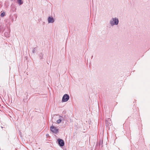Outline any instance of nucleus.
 <instances>
[{
    "label": "nucleus",
    "mask_w": 150,
    "mask_h": 150,
    "mask_svg": "<svg viewBox=\"0 0 150 150\" xmlns=\"http://www.w3.org/2000/svg\"><path fill=\"white\" fill-rule=\"evenodd\" d=\"M39 57L40 59H42L43 57V54L42 53H40L39 54Z\"/></svg>",
    "instance_id": "obj_9"
},
{
    "label": "nucleus",
    "mask_w": 150,
    "mask_h": 150,
    "mask_svg": "<svg viewBox=\"0 0 150 150\" xmlns=\"http://www.w3.org/2000/svg\"><path fill=\"white\" fill-rule=\"evenodd\" d=\"M69 96L67 94H65L63 96L62 101V102H66L69 99Z\"/></svg>",
    "instance_id": "obj_2"
},
{
    "label": "nucleus",
    "mask_w": 150,
    "mask_h": 150,
    "mask_svg": "<svg viewBox=\"0 0 150 150\" xmlns=\"http://www.w3.org/2000/svg\"><path fill=\"white\" fill-rule=\"evenodd\" d=\"M35 48H34L33 49V50H32L33 53H35Z\"/></svg>",
    "instance_id": "obj_11"
},
{
    "label": "nucleus",
    "mask_w": 150,
    "mask_h": 150,
    "mask_svg": "<svg viewBox=\"0 0 150 150\" xmlns=\"http://www.w3.org/2000/svg\"><path fill=\"white\" fill-rule=\"evenodd\" d=\"M5 13L4 12H3V13H1V17H3L5 15Z\"/></svg>",
    "instance_id": "obj_10"
},
{
    "label": "nucleus",
    "mask_w": 150,
    "mask_h": 150,
    "mask_svg": "<svg viewBox=\"0 0 150 150\" xmlns=\"http://www.w3.org/2000/svg\"><path fill=\"white\" fill-rule=\"evenodd\" d=\"M54 21V20L53 17H49L48 18V22L49 23H53Z\"/></svg>",
    "instance_id": "obj_6"
},
{
    "label": "nucleus",
    "mask_w": 150,
    "mask_h": 150,
    "mask_svg": "<svg viewBox=\"0 0 150 150\" xmlns=\"http://www.w3.org/2000/svg\"><path fill=\"white\" fill-rule=\"evenodd\" d=\"M7 34V33H5V34H4L6 36V34Z\"/></svg>",
    "instance_id": "obj_12"
},
{
    "label": "nucleus",
    "mask_w": 150,
    "mask_h": 150,
    "mask_svg": "<svg viewBox=\"0 0 150 150\" xmlns=\"http://www.w3.org/2000/svg\"><path fill=\"white\" fill-rule=\"evenodd\" d=\"M119 23V20L117 17L113 18L110 21V24L112 26L117 25Z\"/></svg>",
    "instance_id": "obj_1"
},
{
    "label": "nucleus",
    "mask_w": 150,
    "mask_h": 150,
    "mask_svg": "<svg viewBox=\"0 0 150 150\" xmlns=\"http://www.w3.org/2000/svg\"><path fill=\"white\" fill-rule=\"evenodd\" d=\"M63 120H64L63 117L62 116L59 115V119L57 121V122L58 124H59Z\"/></svg>",
    "instance_id": "obj_7"
},
{
    "label": "nucleus",
    "mask_w": 150,
    "mask_h": 150,
    "mask_svg": "<svg viewBox=\"0 0 150 150\" xmlns=\"http://www.w3.org/2000/svg\"><path fill=\"white\" fill-rule=\"evenodd\" d=\"M17 2L19 5H21L23 3V2L22 0H17Z\"/></svg>",
    "instance_id": "obj_8"
},
{
    "label": "nucleus",
    "mask_w": 150,
    "mask_h": 150,
    "mask_svg": "<svg viewBox=\"0 0 150 150\" xmlns=\"http://www.w3.org/2000/svg\"><path fill=\"white\" fill-rule=\"evenodd\" d=\"M111 119L110 118L106 120V126H110L111 125Z\"/></svg>",
    "instance_id": "obj_5"
},
{
    "label": "nucleus",
    "mask_w": 150,
    "mask_h": 150,
    "mask_svg": "<svg viewBox=\"0 0 150 150\" xmlns=\"http://www.w3.org/2000/svg\"><path fill=\"white\" fill-rule=\"evenodd\" d=\"M58 144L60 146H63L64 145V142L63 140L60 139H58Z\"/></svg>",
    "instance_id": "obj_4"
},
{
    "label": "nucleus",
    "mask_w": 150,
    "mask_h": 150,
    "mask_svg": "<svg viewBox=\"0 0 150 150\" xmlns=\"http://www.w3.org/2000/svg\"><path fill=\"white\" fill-rule=\"evenodd\" d=\"M50 130L52 132L55 133H56L58 132V129L53 126L51 127Z\"/></svg>",
    "instance_id": "obj_3"
}]
</instances>
